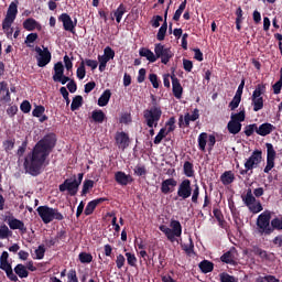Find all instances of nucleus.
<instances>
[{
    "label": "nucleus",
    "mask_w": 282,
    "mask_h": 282,
    "mask_svg": "<svg viewBox=\"0 0 282 282\" xmlns=\"http://www.w3.org/2000/svg\"><path fill=\"white\" fill-rule=\"evenodd\" d=\"M91 118L94 122H97L98 124H102L107 116L102 110H94L91 112Z\"/></svg>",
    "instance_id": "33"
},
{
    "label": "nucleus",
    "mask_w": 282,
    "mask_h": 282,
    "mask_svg": "<svg viewBox=\"0 0 282 282\" xmlns=\"http://www.w3.org/2000/svg\"><path fill=\"white\" fill-rule=\"evenodd\" d=\"M240 102H241V93H239L238 90L229 104V108L231 109V111H235V109L239 107Z\"/></svg>",
    "instance_id": "39"
},
{
    "label": "nucleus",
    "mask_w": 282,
    "mask_h": 282,
    "mask_svg": "<svg viewBox=\"0 0 282 282\" xmlns=\"http://www.w3.org/2000/svg\"><path fill=\"white\" fill-rule=\"evenodd\" d=\"M115 140L118 149L121 151H124V149L131 144V140L129 139V134H127V132H117Z\"/></svg>",
    "instance_id": "19"
},
{
    "label": "nucleus",
    "mask_w": 282,
    "mask_h": 282,
    "mask_svg": "<svg viewBox=\"0 0 282 282\" xmlns=\"http://www.w3.org/2000/svg\"><path fill=\"white\" fill-rule=\"evenodd\" d=\"M56 147V135L46 134L40 140L32 152H30L24 159V170L29 175L36 177L43 173L45 169V161L50 158V153Z\"/></svg>",
    "instance_id": "1"
},
{
    "label": "nucleus",
    "mask_w": 282,
    "mask_h": 282,
    "mask_svg": "<svg viewBox=\"0 0 282 282\" xmlns=\"http://www.w3.org/2000/svg\"><path fill=\"white\" fill-rule=\"evenodd\" d=\"M281 88H282V79H279V80L273 85V94H275V95L281 94Z\"/></svg>",
    "instance_id": "64"
},
{
    "label": "nucleus",
    "mask_w": 282,
    "mask_h": 282,
    "mask_svg": "<svg viewBox=\"0 0 282 282\" xmlns=\"http://www.w3.org/2000/svg\"><path fill=\"white\" fill-rule=\"evenodd\" d=\"M143 118L147 127H149L150 135H155V128L158 127V122L162 118V107L154 105L143 111Z\"/></svg>",
    "instance_id": "3"
},
{
    "label": "nucleus",
    "mask_w": 282,
    "mask_h": 282,
    "mask_svg": "<svg viewBox=\"0 0 282 282\" xmlns=\"http://www.w3.org/2000/svg\"><path fill=\"white\" fill-rule=\"evenodd\" d=\"M116 57V52L111 50L110 46H107L104 50V55H98V61H99V72H105L107 69V64L109 61H113Z\"/></svg>",
    "instance_id": "14"
},
{
    "label": "nucleus",
    "mask_w": 282,
    "mask_h": 282,
    "mask_svg": "<svg viewBox=\"0 0 282 282\" xmlns=\"http://www.w3.org/2000/svg\"><path fill=\"white\" fill-rule=\"evenodd\" d=\"M170 227L171 228L165 225H161L159 229L161 230V232L165 234V237H167L170 241H175L176 237L182 236V224H180L178 220H171Z\"/></svg>",
    "instance_id": "8"
},
{
    "label": "nucleus",
    "mask_w": 282,
    "mask_h": 282,
    "mask_svg": "<svg viewBox=\"0 0 282 282\" xmlns=\"http://www.w3.org/2000/svg\"><path fill=\"white\" fill-rule=\"evenodd\" d=\"M149 80L150 83H152V87H154V89H158L160 87V79H158V75L150 74Z\"/></svg>",
    "instance_id": "58"
},
{
    "label": "nucleus",
    "mask_w": 282,
    "mask_h": 282,
    "mask_svg": "<svg viewBox=\"0 0 282 282\" xmlns=\"http://www.w3.org/2000/svg\"><path fill=\"white\" fill-rule=\"evenodd\" d=\"M102 202H107V198H97L89 202L84 210L85 215H93L96 207L99 206V204H102Z\"/></svg>",
    "instance_id": "24"
},
{
    "label": "nucleus",
    "mask_w": 282,
    "mask_h": 282,
    "mask_svg": "<svg viewBox=\"0 0 282 282\" xmlns=\"http://www.w3.org/2000/svg\"><path fill=\"white\" fill-rule=\"evenodd\" d=\"M23 29L26 30V32H34V30H37V32H41L43 30V26L39 21H36L34 18H28L23 22Z\"/></svg>",
    "instance_id": "21"
},
{
    "label": "nucleus",
    "mask_w": 282,
    "mask_h": 282,
    "mask_svg": "<svg viewBox=\"0 0 282 282\" xmlns=\"http://www.w3.org/2000/svg\"><path fill=\"white\" fill-rule=\"evenodd\" d=\"M263 160V152L260 150H254L250 158L245 163V170L240 172V175H246L249 171H252V169H257L261 161Z\"/></svg>",
    "instance_id": "9"
},
{
    "label": "nucleus",
    "mask_w": 282,
    "mask_h": 282,
    "mask_svg": "<svg viewBox=\"0 0 282 282\" xmlns=\"http://www.w3.org/2000/svg\"><path fill=\"white\" fill-rule=\"evenodd\" d=\"M242 202L247 208H249L250 213L257 215L263 210V205H261L260 200H257L254 195L252 194V189H247V193L242 195Z\"/></svg>",
    "instance_id": "7"
},
{
    "label": "nucleus",
    "mask_w": 282,
    "mask_h": 282,
    "mask_svg": "<svg viewBox=\"0 0 282 282\" xmlns=\"http://www.w3.org/2000/svg\"><path fill=\"white\" fill-rule=\"evenodd\" d=\"M54 75L53 80H61V76L65 75V66L63 65V62H57L54 65Z\"/></svg>",
    "instance_id": "29"
},
{
    "label": "nucleus",
    "mask_w": 282,
    "mask_h": 282,
    "mask_svg": "<svg viewBox=\"0 0 282 282\" xmlns=\"http://www.w3.org/2000/svg\"><path fill=\"white\" fill-rule=\"evenodd\" d=\"M80 263H91L94 261V257L91 253L83 251L78 256Z\"/></svg>",
    "instance_id": "41"
},
{
    "label": "nucleus",
    "mask_w": 282,
    "mask_h": 282,
    "mask_svg": "<svg viewBox=\"0 0 282 282\" xmlns=\"http://www.w3.org/2000/svg\"><path fill=\"white\" fill-rule=\"evenodd\" d=\"M78 186H80V182H78V180H66L63 184L59 185V191L61 193H65V191H68L69 195L74 197V195L78 193Z\"/></svg>",
    "instance_id": "16"
},
{
    "label": "nucleus",
    "mask_w": 282,
    "mask_h": 282,
    "mask_svg": "<svg viewBox=\"0 0 282 282\" xmlns=\"http://www.w3.org/2000/svg\"><path fill=\"white\" fill-rule=\"evenodd\" d=\"M184 175L186 177H194L195 176V170L193 163L189 161H186L183 165Z\"/></svg>",
    "instance_id": "37"
},
{
    "label": "nucleus",
    "mask_w": 282,
    "mask_h": 282,
    "mask_svg": "<svg viewBox=\"0 0 282 282\" xmlns=\"http://www.w3.org/2000/svg\"><path fill=\"white\" fill-rule=\"evenodd\" d=\"M267 165L264 167V173H270L274 167V161L276 160V151L274 150V145L272 143H267Z\"/></svg>",
    "instance_id": "15"
},
{
    "label": "nucleus",
    "mask_w": 282,
    "mask_h": 282,
    "mask_svg": "<svg viewBox=\"0 0 282 282\" xmlns=\"http://www.w3.org/2000/svg\"><path fill=\"white\" fill-rule=\"evenodd\" d=\"M58 21L63 22V28L66 32H72L74 34V30H76V25L78 23L77 20H72V17L67 13H62L58 18Z\"/></svg>",
    "instance_id": "17"
},
{
    "label": "nucleus",
    "mask_w": 282,
    "mask_h": 282,
    "mask_svg": "<svg viewBox=\"0 0 282 282\" xmlns=\"http://www.w3.org/2000/svg\"><path fill=\"white\" fill-rule=\"evenodd\" d=\"M7 224L11 230H19L21 235H25V232H28V227H25V224L20 219L11 217L8 218Z\"/></svg>",
    "instance_id": "20"
},
{
    "label": "nucleus",
    "mask_w": 282,
    "mask_h": 282,
    "mask_svg": "<svg viewBox=\"0 0 282 282\" xmlns=\"http://www.w3.org/2000/svg\"><path fill=\"white\" fill-rule=\"evenodd\" d=\"M109 100H111V90L106 89L98 99V106L107 107V105H109Z\"/></svg>",
    "instance_id": "31"
},
{
    "label": "nucleus",
    "mask_w": 282,
    "mask_h": 282,
    "mask_svg": "<svg viewBox=\"0 0 282 282\" xmlns=\"http://www.w3.org/2000/svg\"><path fill=\"white\" fill-rule=\"evenodd\" d=\"M115 180L120 186H127V184L131 182V175H127L124 172H117L115 174Z\"/></svg>",
    "instance_id": "26"
},
{
    "label": "nucleus",
    "mask_w": 282,
    "mask_h": 282,
    "mask_svg": "<svg viewBox=\"0 0 282 282\" xmlns=\"http://www.w3.org/2000/svg\"><path fill=\"white\" fill-rule=\"evenodd\" d=\"M219 278H220V282H237L234 275H229L226 272L220 273Z\"/></svg>",
    "instance_id": "54"
},
{
    "label": "nucleus",
    "mask_w": 282,
    "mask_h": 282,
    "mask_svg": "<svg viewBox=\"0 0 282 282\" xmlns=\"http://www.w3.org/2000/svg\"><path fill=\"white\" fill-rule=\"evenodd\" d=\"M14 273H17V275L20 279H28L29 276V272L26 270V267L23 265L22 263L18 264L17 267L13 268Z\"/></svg>",
    "instance_id": "36"
},
{
    "label": "nucleus",
    "mask_w": 282,
    "mask_h": 282,
    "mask_svg": "<svg viewBox=\"0 0 282 282\" xmlns=\"http://www.w3.org/2000/svg\"><path fill=\"white\" fill-rule=\"evenodd\" d=\"M44 254H45L44 248H36L35 256H33L32 258H34L35 260H42L44 258Z\"/></svg>",
    "instance_id": "61"
},
{
    "label": "nucleus",
    "mask_w": 282,
    "mask_h": 282,
    "mask_svg": "<svg viewBox=\"0 0 282 282\" xmlns=\"http://www.w3.org/2000/svg\"><path fill=\"white\" fill-rule=\"evenodd\" d=\"M220 182L224 184V186H228V184H232L235 182V174L232 171H226L220 176Z\"/></svg>",
    "instance_id": "30"
},
{
    "label": "nucleus",
    "mask_w": 282,
    "mask_h": 282,
    "mask_svg": "<svg viewBox=\"0 0 282 282\" xmlns=\"http://www.w3.org/2000/svg\"><path fill=\"white\" fill-rule=\"evenodd\" d=\"M87 76V70L85 69V61H82L77 68V78L83 80Z\"/></svg>",
    "instance_id": "48"
},
{
    "label": "nucleus",
    "mask_w": 282,
    "mask_h": 282,
    "mask_svg": "<svg viewBox=\"0 0 282 282\" xmlns=\"http://www.w3.org/2000/svg\"><path fill=\"white\" fill-rule=\"evenodd\" d=\"M20 109L23 113H30V111H32V105L30 104V101L24 100L21 104Z\"/></svg>",
    "instance_id": "57"
},
{
    "label": "nucleus",
    "mask_w": 282,
    "mask_h": 282,
    "mask_svg": "<svg viewBox=\"0 0 282 282\" xmlns=\"http://www.w3.org/2000/svg\"><path fill=\"white\" fill-rule=\"evenodd\" d=\"M126 12H127V7L123 3H121L116 9V11H113V17L117 23H120L122 21V17H124Z\"/></svg>",
    "instance_id": "34"
},
{
    "label": "nucleus",
    "mask_w": 282,
    "mask_h": 282,
    "mask_svg": "<svg viewBox=\"0 0 282 282\" xmlns=\"http://www.w3.org/2000/svg\"><path fill=\"white\" fill-rule=\"evenodd\" d=\"M175 186H177V181L175 178H166L161 184V193H163V195H169V193H173Z\"/></svg>",
    "instance_id": "22"
},
{
    "label": "nucleus",
    "mask_w": 282,
    "mask_h": 282,
    "mask_svg": "<svg viewBox=\"0 0 282 282\" xmlns=\"http://www.w3.org/2000/svg\"><path fill=\"white\" fill-rule=\"evenodd\" d=\"M264 94H265V85L259 84L251 96L253 111H261V109H263Z\"/></svg>",
    "instance_id": "10"
},
{
    "label": "nucleus",
    "mask_w": 282,
    "mask_h": 282,
    "mask_svg": "<svg viewBox=\"0 0 282 282\" xmlns=\"http://www.w3.org/2000/svg\"><path fill=\"white\" fill-rule=\"evenodd\" d=\"M169 29V24L166 21L162 24V26L159 29V32L156 34L158 41H164L166 36V30Z\"/></svg>",
    "instance_id": "43"
},
{
    "label": "nucleus",
    "mask_w": 282,
    "mask_h": 282,
    "mask_svg": "<svg viewBox=\"0 0 282 282\" xmlns=\"http://www.w3.org/2000/svg\"><path fill=\"white\" fill-rule=\"evenodd\" d=\"M271 228L273 230H282V219L281 218H274L271 220Z\"/></svg>",
    "instance_id": "55"
},
{
    "label": "nucleus",
    "mask_w": 282,
    "mask_h": 282,
    "mask_svg": "<svg viewBox=\"0 0 282 282\" xmlns=\"http://www.w3.org/2000/svg\"><path fill=\"white\" fill-rule=\"evenodd\" d=\"M227 129L229 133H232V135H237V133L241 131V123L232 121V119H230V121L227 124Z\"/></svg>",
    "instance_id": "35"
},
{
    "label": "nucleus",
    "mask_w": 282,
    "mask_h": 282,
    "mask_svg": "<svg viewBox=\"0 0 282 282\" xmlns=\"http://www.w3.org/2000/svg\"><path fill=\"white\" fill-rule=\"evenodd\" d=\"M198 269H200V272L207 274L215 270V263L209 260H203L198 263Z\"/></svg>",
    "instance_id": "27"
},
{
    "label": "nucleus",
    "mask_w": 282,
    "mask_h": 282,
    "mask_svg": "<svg viewBox=\"0 0 282 282\" xmlns=\"http://www.w3.org/2000/svg\"><path fill=\"white\" fill-rule=\"evenodd\" d=\"M83 107V96H76L70 105L72 111H76V109H80Z\"/></svg>",
    "instance_id": "44"
},
{
    "label": "nucleus",
    "mask_w": 282,
    "mask_h": 282,
    "mask_svg": "<svg viewBox=\"0 0 282 282\" xmlns=\"http://www.w3.org/2000/svg\"><path fill=\"white\" fill-rule=\"evenodd\" d=\"M35 52L37 54V67H45L46 65H50L52 61V53L50 52V48L43 47L42 50L40 46H35Z\"/></svg>",
    "instance_id": "13"
},
{
    "label": "nucleus",
    "mask_w": 282,
    "mask_h": 282,
    "mask_svg": "<svg viewBox=\"0 0 282 282\" xmlns=\"http://www.w3.org/2000/svg\"><path fill=\"white\" fill-rule=\"evenodd\" d=\"M195 120H199V110L194 109L193 113H186L185 116H181L178 119V127H191V122H195Z\"/></svg>",
    "instance_id": "18"
},
{
    "label": "nucleus",
    "mask_w": 282,
    "mask_h": 282,
    "mask_svg": "<svg viewBox=\"0 0 282 282\" xmlns=\"http://www.w3.org/2000/svg\"><path fill=\"white\" fill-rule=\"evenodd\" d=\"M272 219V213L270 210H264L257 218V228L260 235H272L273 229L270 225V220Z\"/></svg>",
    "instance_id": "6"
},
{
    "label": "nucleus",
    "mask_w": 282,
    "mask_h": 282,
    "mask_svg": "<svg viewBox=\"0 0 282 282\" xmlns=\"http://www.w3.org/2000/svg\"><path fill=\"white\" fill-rule=\"evenodd\" d=\"M84 65H87V67L94 70L98 67V62L96 59H85Z\"/></svg>",
    "instance_id": "62"
},
{
    "label": "nucleus",
    "mask_w": 282,
    "mask_h": 282,
    "mask_svg": "<svg viewBox=\"0 0 282 282\" xmlns=\"http://www.w3.org/2000/svg\"><path fill=\"white\" fill-rule=\"evenodd\" d=\"M254 131H256V133H257V131H258V126H257V123H252V124H249V126H246V127H245V134H246L248 138H250V135H252V133H254Z\"/></svg>",
    "instance_id": "52"
},
{
    "label": "nucleus",
    "mask_w": 282,
    "mask_h": 282,
    "mask_svg": "<svg viewBox=\"0 0 282 282\" xmlns=\"http://www.w3.org/2000/svg\"><path fill=\"white\" fill-rule=\"evenodd\" d=\"M139 55L143 58H147V61H149L150 63H155V61H158L156 55L151 50L145 47L140 48Z\"/></svg>",
    "instance_id": "28"
},
{
    "label": "nucleus",
    "mask_w": 282,
    "mask_h": 282,
    "mask_svg": "<svg viewBox=\"0 0 282 282\" xmlns=\"http://www.w3.org/2000/svg\"><path fill=\"white\" fill-rule=\"evenodd\" d=\"M231 120L234 122H239V123L243 122L246 120V110H241L238 113H232L231 115Z\"/></svg>",
    "instance_id": "47"
},
{
    "label": "nucleus",
    "mask_w": 282,
    "mask_h": 282,
    "mask_svg": "<svg viewBox=\"0 0 282 282\" xmlns=\"http://www.w3.org/2000/svg\"><path fill=\"white\" fill-rule=\"evenodd\" d=\"M184 10H186V0L182 2L178 7V9L175 11L173 15V21H180V18L182 17Z\"/></svg>",
    "instance_id": "46"
},
{
    "label": "nucleus",
    "mask_w": 282,
    "mask_h": 282,
    "mask_svg": "<svg viewBox=\"0 0 282 282\" xmlns=\"http://www.w3.org/2000/svg\"><path fill=\"white\" fill-rule=\"evenodd\" d=\"M172 91L174 98L177 100L182 99V95L184 94V88L182 87V84L180 83V79L177 77L172 76Z\"/></svg>",
    "instance_id": "23"
},
{
    "label": "nucleus",
    "mask_w": 282,
    "mask_h": 282,
    "mask_svg": "<svg viewBox=\"0 0 282 282\" xmlns=\"http://www.w3.org/2000/svg\"><path fill=\"white\" fill-rule=\"evenodd\" d=\"M35 41H39V33H30L24 40V43L26 44V47H33L32 43Z\"/></svg>",
    "instance_id": "45"
},
{
    "label": "nucleus",
    "mask_w": 282,
    "mask_h": 282,
    "mask_svg": "<svg viewBox=\"0 0 282 282\" xmlns=\"http://www.w3.org/2000/svg\"><path fill=\"white\" fill-rule=\"evenodd\" d=\"M154 54L156 55V61L158 58H161V63H163V65H169V61L174 56L173 51L161 43L155 44Z\"/></svg>",
    "instance_id": "11"
},
{
    "label": "nucleus",
    "mask_w": 282,
    "mask_h": 282,
    "mask_svg": "<svg viewBox=\"0 0 282 282\" xmlns=\"http://www.w3.org/2000/svg\"><path fill=\"white\" fill-rule=\"evenodd\" d=\"M8 237H12V230L6 224L0 225V239H8Z\"/></svg>",
    "instance_id": "40"
},
{
    "label": "nucleus",
    "mask_w": 282,
    "mask_h": 282,
    "mask_svg": "<svg viewBox=\"0 0 282 282\" xmlns=\"http://www.w3.org/2000/svg\"><path fill=\"white\" fill-rule=\"evenodd\" d=\"M17 14H19L18 6L15 2H11L7 11V15L2 22V30L7 34L8 39H10L12 36V32H14L12 29V23H14Z\"/></svg>",
    "instance_id": "5"
},
{
    "label": "nucleus",
    "mask_w": 282,
    "mask_h": 282,
    "mask_svg": "<svg viewBox=\"0 0 282 282\" xmlns=\"http://www.w3.org/2000/svg\"><path fill=\"white\" fill-rule=\"evenodd\" d=\"M126 261L127 260L124 259V257L122 254H118L117 256L116 264H117L118 270L122 269V267L124 265Z\"/></svg>",
    "instance_id": "63"
},
{
    "label": "nucleus",
    "mask_w": 282,
    "mask_h": 282,
    "mask_svg": "<svg viewBox=\"0 0 282 282\" xmlns=\"http://www.w3.org/2000/svg\"><path fill=\"white\" fill-rule=\"evenodd\" d=\"M135 175H139V177H142V175H147V167L144 165H137L134 167Z\"/></svg>",
    "instance_id": "59"
},
{
    "label": "nucleus",
    "mask_w": 282,
    "mask_h": 282,
    "mask_svg": "<svg viewBox=\"0 0 282 282\" xmlns=\"http://www.w3.org/2000/svg\"><path fill=\"white\" fill-rule=\"evenodd\" d=\"M220 261L223 263H227V264H230V265H236L237 264V261L235 260V256H234L232 251L225 252L220 257Z\"/></svg>",
    "instance_id": "32"
},
{
    "label": "nucleus",
    "mask_w": 282,
    "mask_h": 282,
    "mask_svg": "<svg viewBox=\"0 0 282 282\" xmlns=\"http://www.w3.org/2000/svg\"><path fill=\"white\" fill-rule=\"evenodd\" d=\"M166 135H169L166 133V130L164 128H162L159 133L156 134V137L154 138V144H161L163 138H166Z\"/></svg>",
    "instance_id": "51"
},
{
    "label": "nucleus",
    "mask_w": 282,
    "mask_h": 282,
    "mask_svg": "<svg viewBox=\"0 0 282 282\" xmlns=\"http://www.w3.org/2000/svg\"><path fill=\"white\" fill-rule=\"evenodd\" d=\"M274 129L276 128L272 123H262L258 127L257 134L262 137L270 135Z\"/></svg>",
    "instance_id": "25"
},
{
    "label": "nucleus",
    "mask_w": 282,
    "mask_h": 282,
    "mask_svg": "<svg viewBox=\"0 0 282 282\" xmlns=\"http://www.w3.org/2000/svg\"><path fill=\"white\" fill-rule=\"evenodd\" d=\"M64 65L66 72H72V69H74V63L72 62V58H69V55L64 56Z\"/></svg>",
    "instance_id": "56"
},
{
    "label": "nucleus",
    "mask_w": 282,
    "mask_h": 282,
    "mask_svg": "<svg viewBox=\"0 0 282 282\" xmlns=\"http://www.w3.org/2000/svg\"><path fill=\"white\" fill-rule=\"evenodd\" d=\"M91 188H94V181L86 180L83 185L82 195H87Z\"/></svg>",
    "instance_id": "50"
},
{
    "label": "nucleus",
    "mask_w": 282,
    "mask_h": 282,
    "mask_svg": "<svg viewBox=\"0 0 282 282\" xmlns=\"http://www.w3.org/2000/svg\"><path fill=\"white\" fill-rule=\"evenodd\" d=\"M45 113V107L43 106H35V108L32 111V116H34V118H41V116H43Z\"/></svg>",
    "instance_id": "53"
},
{
    "label": "nucleus",
    "mask_w": 282,
    "mask_h": 282,
    "mask_svg": "<svg viewBox=\"0 0 282 282\" xmlns=\"http://www.w3.org/2000/svg\"><path fill=\"white\" fill-rule=\"evenodd\" d=\"M192 196V203L197 204L199 199V185L195 184L194 187L191 185V180H183L177 187L175 199L183 202Z\"/></svg>",
    "instance_id": "2"
},
{
    "label": "nucleus",
    "mask_w": 282,
    "mask_h": 282,
    "mask_svg": "<svg viewBox=\"0 0 282 282\" xmlns=\"http://www.w3.org/2000/svg\"><path fill=\"white\" fill-rule=\"evenodd\" d=\"M36 213L43 224H52L54 220L63 221V219H65V216L58 212V208H52L47 205L37 207Z\"/></svg>",
    "instance_id": "4"
},
{
    "label": "nucleus",
    "mask_w": 282,
    "mask_h": 282,
    "mask_svg": "<svg viewBox=\"0 0 282 282\" xmlns=\"http://www.w3.org/2000/svg\"><path fill=\"white\" fill-rule=\"evenodd\" d=\"M67 276H68V282H79L77 272L75 269H70Z\"/></svg>",
    "instance_id": "60"
},
{
    "label": "nucleus",
    "mask_w": 282,
    "mask_h": 282,
    "mask_svg": "<svg viewBox=\"0 0 282 282\" xmlns=\"http://www.w3.org/2000/svg\"><path fill=\"white\" fill-rule=\"evenodd\" d=\"M6 94L3 97V100L6 102H10V89L8 88V83L7 82H1L0 83V95Z\"/></svg>",
    "instance_id": "38"
},
{
    "label": "nucleus",
    "mask_w": 282,
    "mask_h": 282,
    "mask_svg": "<svg viewBox=\"0 0 282 282\" xmlns=\"http://www.w3.org/2000/svg\"><path fill=\"white\" fill-rule=\"evenodd\" d=\"M216 142H217V139L215 138L214 134L202 132L198 135V149L199 151H203V153L206 152V144H207L208 151H210L215 147Z\"/></svg>",
    "instance_id": "12"
},
{
    "label": "nucleus",
    "mask_w": 282,
    "mask_h": 282,
    "mask_svg": "<svg viewBox=\"0 0 282 282\" xmlns=\"http://www.w3.org/2000/svg\"><path fill=\"white\" fill-rule=\"evenodd\" d=\"M166 133H173V131H175V117H171L166 123L165 127L163 128Z\"/></svg>",
    "instance_id": "42"
},
{
    "label": "nucleus",
    "mask_w": 282,
    "mask_h": 282,
    "mask_svg": "<svg viewBox=\"0 0 282 282\" xmlns=\"http://www.w3.org/2000/svg\"><path fill=\"white\" fill-rule=\"evenodd\" d=\"M126 258H127V263H128V265H131V267H133V268L137 267L138 259H137V257H135L134 253L126 252Z\"/></svg>",
    "instance_id": "49"
}]
</instances>
